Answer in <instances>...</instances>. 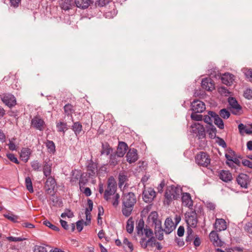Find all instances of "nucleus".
<instances>
[{
  "label": "nucleus",
  "mask_w": 252,
  "mask_h": 252,
  "mask_svg": "<svg viewBox=\"0 0 252 252\" xmlns=\"http://www.w3.org/2000/svg\"><path fill=\"white\" fill-rule=\"evenodd\" d=\"M207 132L210 138L214 139L216 136L217 129L214 125H209L207 128Z\"/></svg>",
  "instance_id": "473e14b6"
},
{
  "label": "nucleus",
  "mask_w": 252,
  "mask_h": 252,
  "mask_svg": "<svg viewBox=\"0 0 252 252\" xmlns=\"http://www.w3.org/2000/svg\"><path fill=\"white\" fill-rule=\"evenodd\" d=\"M127 175L124 172H121L119 175V184L120 186L123 185L127 180Z\"/></svg>",
  "instance_id": "a18cd8bd"
},
{
  "label": "nucleus",
  "mask_w": 252,
  "mask_h": 252,
  "mask_svg": "<svg viewBox=\"0 0 252 252\" xmlns=\"http://www.w3.org/2000/svg\"><path fill=\"white\" fill-rule=\"evenodd\" d=\"M191 118L193 120L199 121L202 120L203 116L202 115L197 114L196 113L193 112L191 115Z\"/></svg>",
  "instance_id": "5fc2aeb1"
},
{
  "label": "nucleus",
  "mask_w": 252,
  "mask_h": 252,
  "mask_svg": "<svg viewBox=\"0 0 252 252\" xmlns=\"http://www.w3.org/2000/svg\"><path fill=\"white\" fill-rule=\"evenodd\" d=\"M61 217L63 218H64L65 217H68V218H71L74 216L73 213L69 209H65L64 212L63 213L61 214Z\"/></svg>",
  "instance_id": "de8ad7c7"
},
{
  "label": "nucleus",
  "mask_w": 252,
  "mask_h": 252,
  "mask_svg": "<svg viewBox=\"0 0 252 252\" xmlns=\"http://www.w3.org/2000/svg\"><path fill=\"white\" fill-rule=\"evenodd\" d=\"M90 0H75L74 3L77 7L82 9H86L89 7L90 4Z\"/></svg>",
  "instance_id": "c85d7f7f"
},
{
  "label": "nucleus",
  "mask_w": 252,
  "mask_h": 252,
  "mask_svg": "<svg viewBox=\"0 0 252 252\" xmlns=\"http://www.w3.org/2000/svg\"><path fill=\"white\" fill-rule=\"evenodd\" d=\"M126 160L129 163H133L138 159L137 152L135 149H130L126 155Z\"/></svg>",
  "instance_id": "f8f14e48"
},
{
  "label": "nucleus",
  "mask_w": 252,
  "mask_h": 252,
  "mask_svg": "<svg viewBox=\"0 0 252 252\" xmlns=\"http://www.w3.org/2000/svg\"><path fill=\"white\" fill-rule=\"evenodd\" d=\"M218 91L221 95L225 96H227L229 94V91L225 87H220L218 89Z\"/></svg>",
  "instance_id": "864d4df0"
},
{
  "label": "nucleus",
  "mask_w": 252,
  "mask_h": 252,
  "mask_svg": "<svg viewBox=\"0 0 252 252\" xmlns=\"http://www.w3.org/2000/svg\"><path fill=\"white\" fill-rule=\"evenodd\" d=\"M63 1L61 4L62 8L64 10L70 9L73 3V0H63Z\"/></svg>",
  "instance_id": "e433bc0d"
},
{
  "label": "nucleus",
  "mask_w": 252,
  "mask_h": 252,
  "mask_svg": "<svg viewBox=\"0 0 252 252\" xmlns=\"http://www.w3.org/2000/svg\"><path fill=\"white\" fill-rule=\"evenodd\" d=\"M164 225L165 227L164 228V232L166 234L170 233L174 229L173 222L172 221V220L170 218H167L165 220Z\"/></svg>",
  "instance_id": "5701e85b"
},
{
  "label": "nucleus",
  "mask_w": 252,
  "mask_h": 252,
  "mask_svg": "<svg viewBox=\"0 0 252 252\" xmlns=\"http://www.w3.org/2000/svg\"><path fill=\"white\" fill-rule=\"evenodd\" d=\"M31 165L32 169L35 171H41V165L38 160H33L31 162Z\"/></svg>",
  "instance_id": "79ce46f5"
},
{
  "label": "nucleus",
  "mask_w": 252,
  "mask_h": 252,
  "mask_svg": "<svg viewBox=\"0 0 252 252\" xmlns=\"http://www.w3.org/2000/svg\"><path fill=\"white\" fill-rule=\"evenodd\" d=\"M43 172L46 177L50 176L52 172V164L48 161H45L43 167Z\"/></svg>",
  "instance_id": "bb28decb"
},
{
  "label": "nucleus",
  "mask_w": 252,
  "mask_h": 252,
  "mask_svg": "<svg viewBox=\"0 0 252 252\" xmlns=\"http://www.w3.org/2000/svg\"><path fill=\"white\" fill-rule=\"evenodd\" d=\"M163 232L164 229L162 228L161 224H158L155 226V233L156 237L159 240H162L163 239Z\"/></svg>",
  "instance_id": "c756f323"
},
{
  "label": "nucleus",
  "mask_w": 252,
  "mask_h": 252,
  "mask_svg": "<svg viewBox=\"0 0 252 252\" xmlns=\"http://www.w3.org/2000/svg\"><path fill=\"white\" fill-rule=\"evenodd\" d=\"M209 238L213 244L217 246H221L222 241L220 239L218 233L214 231H212L209 234Z\"/></svg>",
  "instance_id": "6ab92c4d"
},
{
  "label": "nucleus",
  "mask_w": 252,
  "mask_h": 252,
  "mask_svg": "<svg viewBox=\"0 0 252 252\" xmlns=\"http://www.w3.org/2000/svg\"><path fill=\"white\" fill-rule=\"evenodd\" d=\"M136 202V196L133 192H130L124 194L122 211L125 216L128 217L131 215Z\"/></svg>",
  "instance_id": "f257e3e1"
},
{
  "label": "nucleus",
  "mask_w": 252,
  "mask_h": 252,
  "mask_svg": "<svg viewBox=\"0 0 252 252\" xmlns=\"http://www.w3.org/2000/svg\"><path fill=\"white\" fill-rule=\"evenodd\" d=\"M192 131L196 133L199 139L204 138L205 137V130L203 125L199 123H194L191 126Z\"/></svg>",
  "instance_id": "0eeeda50"
},
{
  "label": "nucleus",
  "mask_w": 252,
  "mask_h": 252,
  "mask_svg": "<svg viewBox=\"0 0 252 252\" xmlns=\"http://www.w3.org/2000/svg\"><path fill=\"white\" fill-rule=\"evenodd\" d=\"M84 223V220H79L76 222V227L77 229L79 232H81L83 229V224Z\"/></svg>",
  "instance_id": "0e129e2a"
},
{
  "label": "nucleus",
  "mask_w": 252,
  "mask_h": 252,
  "mask_svg": "<svg viewBox=\"0 0 252 252\" xmlns=\"http://www.w3.org/2000/svg\"><path fill=\"white\" fill-rule=\"evenodd\" d=\"M16 140L15 138H12L9 140V143L8 144L9 149L11 151H14L16 150V146L15 145L14 141Z\"/></svg>",
  "instance_id": "8fccbe9b"
},
{
  "label": "nucleus",
  "mask_w": 252,
  "mask_h": 252,
  "mask_svg": "<svg viewBox=\"0 0 252 252\" xmlns=\"http://www.w3.org/2000/svg\"><path fill=\"white\" fill-rule=\"evenodd\" d=\"M140 244L144 249H146L148 245H150L152 247L153 244H155V239L154 237H152L146 240V238H142L140 241Z\"/></svg>",
  "instance_id": "cd10ccee"
},
{
  "label": "nucleus",
  "mask_w": 252,
  "mask_h": 252,
  "mask_svg": "<svg viewBox=\"0 0 252 252\" xmlns=\"http://www.w3.org/2000/svg\"><path fill=\"white\" fill-rule=\"evenodd\" d=\"M193 243L195 247H197L200 245L201 240L197 235H195L194 236V239Z\"/></svg>",
  "instance_id": "69168bd1"
},
{
  "label": "nucleus",
  "mask_w": 252,
  "mask_h": 252,
  "mask_svg": "<svg viewBox=\"0 0 252 252\" xmlns=\"http://www.w3.org/2000/svg\"><path fill=\"white\" fill-rule=\"evenodd\" d=\"M144 222L143 220L141 219L138 221V223L136 226V230L137 231V233L139 236H142L143 234V230L145 229L144 228Z\"/></svg>",
  "instance_id": "72a5a7b5"
},
{
  "label": "nucleus",
  "mask_w": 252,
  "mask_h": 252,
  "mask_svg": "<svg viewBox=\"0 0 252 252\" xmlns=\"http://www.w3.org/2000/svg\"><path fill=\"white\" fill-rule=\"evenodd\" d=\"M33 252H47V251L45 247L36 245L34 246Z\"/></svg>",
  "instance_id": "3c124183"
},
{
  "label": "nucleus",
  "mask_w": 252,
  "mask_h": 252,
  "mask_svg": "<svg viewBox=\"0 0 252 252\" xmlns=\"http://www.w3.org/2000/svg\"><path fill=\"white\" fill-rule=\"evenodd\" d=\"M144 232L146 237L149 238L153 237V232L152 229L146 227L144 229Z\"/></svg>",
  "instance_id": "6e6d98bb"
},
{
  "label": "nucleus",
  "mask_w": 252,
  "mask_h": 252,
  "mask_svg": "<svg viewBox=\"0 0 252 252\" xmlns=\"http://www.w3.org/2000/svg\"><path fill=\"white\" fill-rule=\"evenodd\" d=\"M97 171V165L95 163L91 162L87 166V174L89 177H94L95 176Z\"/></svg>",
  "instance_id": "a211bd4d"
},
{
  "label": "nucleus",
  "mask_w": 252,
  "mask_h": 252,
  "mask_svg": "<svg viewBox=\"0 0 252 252\" xmlns=\"http://www.w3.org/2000/svg\"><path fill=\"white\" fill-rule=\"evenodd\" d=\"M148 220L149 222L150 223H152V224L155 225V226H157L158 224H161V221L158 219V214L157 212L155 211L152 212L150 213Z\"/></svg>",
  "instance_id": "412c9836"
},
{
  "label": "nucleus",
  "mask_w": 252,
  "mask_h": 252,
  "mask_svg": "<svg viewBox=\"0 0 252 252\" xmlns=\"http://www.w3.org/2000/svg\"><path fill=\"white\" fill-rule=\"evenodd\" d=\"M214 116L213 119L215 124L220 129L224 128V123L222 120L220 118V116L216 113H212Z\"/></svg>",
  "instance_id": "a878e982"
},
{
  "label": "nucleus",
  "mask_w": 252,
  "mask_h": 252,
  "mask_svg": "<svg viewBox=\"0 0 252 252\" xmlns=\"http://www.w3.org/2000/svg\"><path fill=\"white\" fill-rule=\"evenodd\" d=\"M134 221L131 218L129 219L126 222V229L128 233H131L133 231Z\"/></svg>",
  "instance_id": "4c0bfd02"
},
{
  "label": "nucleus",
  "mask_w": 252,
  "mask_h": 252,
  "mask_svg": "<svg viewBox=\"0 0 252 252\" xmlns=\"http://www.w3.org/2000/svg\"><path fill=\"white\" fill-rule=\"evenodd\" d=\"M128 148L127 145L124 142H119L116 153L118 156L123 157Z\"/></svg>",
  "instance_id": "f3484780"
},
{
  "label": "nucleus",
  "mask_w": 252,
  "mask_h": 252,
  "mask_svg": "<svg viewBox=\"0 0 252 252\" xmlns=\"http://www.w3.org/2000/svg\"><path fill=\"white\" fill-rule=\"evenodd\" d=\"M228 102L231 108L234 109L232 111V113L236 114L240 110H241V106L238 103L237 101L234 97H229Z\"/></svg>",
  "instance_id": "dca6fc26"
},
{
  "label": "nucleus",
  "mask_w": 252,
  "mask_h": 252,
  "mask_svg": "<svg viewBox=\"0 0 252 252\" xmlns=\"http://www.w3.org/2000/svg\"><path fill=\"white\" fill-rule=\"evenodd\" d=\"M7 157L12 162H13L16 164H19V162L18 160L17 159V158L15 156V155L13 154H7Z\"/></svg>",
  "instance_id": "603ef678"
},
{
  "label": "nucleus",
  "mask_w": 252,
  "mask_h": 252,
  "mask_svg": "<svg viewBox=\"0 0 252 252\" xmlns=\"http://www.w3.org/2000/svg\"><path fill=\"white\" fill-rule=\"evenodd\" d=\"M25 185L27 189L30 192H33V189L32 188V184L31 179L30 177H27L25 179Z\"/></svg>",
  "instance_id": "a19ab883"
},
{
  "label": "nucleus",
  "mask_w": 252,
  "mask_h": 252,
  "mask_svg": "<svg viewBox=\"0 0 252 252\" xmlns=\"http://www.w3.org/2000/svg\"><path fill=\"white\" fill-rule=\"evenodd\" d=\"M6 239L10 242H21L25 239V238H22L21 237H15L12 236L7 237Z\"/></svg>",
  "instance_id": "4d7b16f0"
},
{
  "label": "nucleus",
  "mask_w": 252,
  "mask_h": 252,
  "mask_svg": "<svg viewBox=\"0 0 252 252\" xmlns=\"http://www.w3.org/2000/svg\"><path fill=\"white\" fill-rule=\"evenodd\" d=\"M234 80V76L229 73H225L221 76L222 82L226 85L230 86Z\"/></svg>",
  "instance_id": "aec40b11"
},
{
  "label": "nucleus",
  "mask_w": 252,
  "mask_h": 252,
  "mask_svg": "<svg viewBox=\"0 0 252 252\" xmlns=\"http://www.w3.org/2000/svg\"><path fill=\"white\" fill-rule=\"evenodd\" d=\"M116 189L117 186L112 181H109L108 182L107 188L104 194V199L106 201H109L111 199V196L114 195V194H117L116 193Z\"/></svg>",
  "instance_id": "39448f33"
},
{
  "label": "nucleus",
  "mask_w": 252,
  "mask_h": 252,
  "mask_svg": "<svg viewBox=\"0 0 252 252\" xmlns=\"http://www.w3.org/2000/svg\"><path fill=\"white\" fill-rule=\"evenodd\" d=\"M182 201L184 206L188 207L189 209H192L193 201L189 193L187 192L183 193L182 196Z\"/></svg>",
  "instance_id": "4468645a"
},
{
  "label": "nucleus",
  "mask_w": 252,
  "mask_h": 252,
  "mask_svg": "<svg viewBox=\"0 0 252 252\" xmlns=\"http://www.w3.org/2000/svg\"><path fill=\"white\" fill-rule=\"evenodd\" d=\"M32 126L35 129L42 131L45 125L44 120L39 117L35 116L31 120Z\"/></svg>",
  "instance_id": "1a4fd4ad"
},
{
  "label": "nucleus",
  "mask_w": 252,
  "mask_h": 252,
  "mask_svg": "<svg viewBox=\"0 0 252 252\" xmlns=\"http://www.w3.org/2000/svg\"><path fill=\"white\" fill-rule=\"evenodd\" d=\"M120 158L121 157L118 156L117 153L111 154L109 162L110 165L112 166L113 167L116 166L119 161V158Z\"/></svg>",
  "instance_id": "2f4dec72"
},
{
  "label": "nucleus",
  "mask_w": 252,
  "mask_h": 252,
  "mask_svg": "<svg viewBox=\"0 0 252 252\" xmlns=\"http://www.w3.org/2000/svg\"><path fill=\"white\" fill-rule=\"evenodd\" d=\"M1 99L3 103L9 107H13L16 104V100L15 96L11 94H8L4 95L2 97Z\"/></svg>",
  "instance_id": "9b49d317"
},
{
  "label": "nucleus",
  "mask_w": 252,
  "mask_h": 252,
  "mask_svg": "<svg viewBox=\"0 0 252 252\" xmlns=\"http://www.w3.org/2000/svg\"><path fill=\"white\" fill-rule=\"evenodd\" d=\"M112 151V149L107 143H102L101 150L100 151L101 155H106L108 156Z\"/></svg>",
  "instance_id": "7c9ffc66"
},
{
  "label": "nucleus",
  "mask_w": 252,
  "mask_h": 252,
  "mask_svg": "<svg viewBox=\"0 0 252 252\" xmlns=\"http://www.w3.org/2000/svg\"><path fill=\"white\" fill-rule=\"evenodd\" d=\"M120 195L119 194H114L111 196V199L109 201L111 202L114 207H117L119 204Z\"/></svg>",
  "instance_id": "58836bf2"
},
{
  "label": "nucleus",
  "mask_w": 252,
  "mask_h": 252,
  "mask_svg": "<svg viewBox=\"0 0 252 252\" xmlns=\"http://www.w3.org/2000/svg\"><path fill=\"white\" fill-rule=\"evenodd\" d=\"M64 110L65 113H67V115H69L72 112V106L69 104H66L64 106Z\"/></svg>",
  "instance_id": "052dcab7"
},
{
  "label": "nucleus",
  "mask_w": 252,
  "mask_h": 252,
  "mask_svg": "<svg viewBox=\"0 0 252 252\" xmlns=\"http://www.w3.org/2000/svg\"><path fill=\"white\" fill-rule=\"evenodd\" d=\"M191 110L195 113L203 112L206 109L204 103L199 100H194L191 103Z\"/></svg>",
  "instance_id": "6e6552de"
},
{
  "label": "nucleus",
  "mask_w": 252,
  "mask_h": 252,
  "mask_svg": "<svg viewBox=\"0 0 252 252\" xmlns=\"http://www.w3.org/2000/svg\"><path fill=\"white\" fill-rule=\"evenodd\" d=\"M214 227L217 231L225 230L227 228L226 221L222 219H217L214 224Z\"/></svg>",
  "instance_id": "2eb2a0df"
},
{
  "label": "nucleus",
  "mask_w": 252,
  "mask_h": 252,
  "mask_svg": "<svg viewBox=\"0 0 252 252\" xmlns=\"http://www.w3.org/2000/svg\"><path fill=\"white\" fill-rule=\"evenodd\" d=\"M4 216L5 218L8 219V220H9L12 221H14V222L16 221L18 219V217L17 216H15V215H14L12 214H11V215L7 214V215H4Z\"/></svg>",
  "instance_id": "338daca9"
},
{
  "label": "nucleus",
  "mask_w": 252,
  "mask_h": 252,
  "mask_svg": "<svg viewBox=\"0 0 252 252\" xmlns=\"http://www.w3.org/2000/svg\"><path fill=\"white\" fill-rule=\"evenodd\" d=\"M212 113H215L213 111H209L208 112V115H205L203 118L204 121L206 123L208 124L209 125H213L212 122H213V116L214 115L212 114Z\"/></svg>",
  "instance_id": "ea45409f"
},
{
  "label": "nucleus",
  "mask_w": 252,
  "mask_h": 252,
  "mask_svg": "<svg viewBox=\"0 0 252 252\" xmlns=\"http://www.w3.org/2000/svg\"><path fill=\"white\" fill-rule=\"evenodd\" d=\"M67 124L63 122L57 123L56 126L59 132H63L64 134L68 129Z\"/></svg>",
  "instance_id": "f704fd0d"
},
{
  "label": "nucleus",
  "mask_w": 252,
  "mask_h": 252,
  "mask_svg": "<svg viewBox=\"0 0 252 252\" xmlns=\"http://www.w3.org/2000/svg\"><path fill=\"white\" fill-rule=\"evenodd\" d=\"M220 116L224 119H227L230 116V113L226 109L223 108L220 111Z\"/></svg>",
  "instance_id": "c03bdc74"
},
{
  "label": "nucleus",
  "mask_w": 252,
  "mask_h": 252,
  "mask_svg": "<svg viewBox=\"0 0 252 252\" xmlns=\"http://www.w3.org/2000/svg\"><path fill=\"white\" fill-rule=\"evenodd\" d=\"M220 179L225 182L231 181L232 177L231 173L228 171L222 170L219 175Z\"/></svg>",
  "instance_id": "393cba45"
},
{
  "label": "nucleus",
  "mask_w": 252,
  "mask_h": 252,
  "mask_svg": "<svg viewBox=\"0 0 252 252\" xmlns=\"http://www.w3.org/2000/svg\"><path fill=\"white\" fill-rule=\"evenodd\" d=\"M217 139L218 140L217 141V142L220 146L222 147L223 148H226V144L223 139L219 137H217Z\"/></svg>",
  "instance_id": "bf43d9fd"
},
{
  "label": "nucleus",
  "mask_w": 252,
  "mask_h": 252,
  "mask_svg": "<svg viewBox=\"0 0 252 252\" xmlns=\"http://www.w3.org/2000/svg\"><path fill=\"white\" fill-rule=\"evenodd\" d=\"M201 86L203 89L207 91H212L215 89V84L210 78H205L202 79Z\"/></svg>",
  "instance_id": "9d476101"
},
{
  "label": "nucleus",
  "mask_w": 252,
  "mask_h": 252,
  "mask_svg": "<svg viewBox=\"0 0 252 252\" xmlns=\"http://www.w3.org/2000/svg\"><path fill=\"white\" fill-rule=\"evenodd\" d=\"M46 146L50 153H54L55 152V145L52 141L47 140Z\"/></svg>",
  "instance_id": "37998d69"
},
{
  "label": "nucleus",
  "mask_w": 252,
  "mask_h": 252,
  "mask_svg": "<svg viewBox=\"0 0 252 252\" xmlns=\"http://www.w3.org/2000/svg\"><path fill=\"white\" fill-rule=\"evenodd\" d=\"M31 154V151L30 149L28 148H23L21 151L20 158L22 160L24 161L25 162H27L30 158Z\"/></svg>",
  "instance_id": "b1692460"
},
{
  "label": "nucleus",
  "mask_w": 252,
  "mask_h": 252,
  "mask_svg": "<svg viewBox=\"0 0 252 252\" xmlns=\"http://www.w3.org/2000/svg\"><path fill=\"white\" fill-rule=\"evenodd\" d=\"M237 181L241 187L247 188L249 183V177L245 174H240L237 178Z\"/></svg>",
  "instance_id": "ddd939ff"
},
{
  "label": "nucleus",
  "mask_w": 252,
  "mask_h": 252,
  "mask_svg": "<svg viewBox=\"0 0 252 252\" xmlns=\"http://www.w3.org/2000/svg\"><path fill=\"white\" fill-rule=\"evenodd\" d=\"M72 129L74 131L75 134L77 135L81 132L82 130V126L81 123L78 122H75L72 126Z\"/></svg>",
  "instance_id": "c9c22d12"
},
{
  "label": "nucleus",
  "mask_w": 252,
  "mask_h": 252,
  "mask_svg": "<svg viewBox=\"0 0 252 252\" xmlns=\"http://www.w3.org/2000/svg\"><path fill=\"white\" fill-rule=\"evenodd\" d=\"M246 77L252 82V69H247L245 72Z\"/></svg>",
  "instance_id": "774afa93"
},
{
  "label": "nucleus",
  "mask_w": 252,
  "mask_h": 252,
  "mask_svg": "<svg viewBox=\"0 0 252 252\" xmlns=\"http://www.w3.org/2000/svg\"><path fill=\"white\" fill-rule=\"evenodd\" d=\"M21 1V0H10V6L17 8L20 4Z\"/></svg>",
  "instance_id": "680f3d73"
},
{
  "label": "nucleus",
  "mask_w": 252,
  "mask_h": 252,
  "mask_svg": "<svg viewBox=\"0 0 252 252\" xmlns=\"http://www.w3.org/2000/svg\"><path fill=\"white\" fill-rule=\"evenodd\" d=\"M186 221L188 226L195 228L198 222L197 214L195 211H190L185 214Z\"/></svg>",
  "instance_id": "20e7f679"
},
{
  "label": "nucleus",
  "mask_w": 252,
  "mask_h": 252,
  "mask_svg": "<svg viewBox=\"0 0 252 252\" xmlns=\"http://www.w3.org/2000/svg\"><path fill=\"white\" fill-rule=\"evenodd\" d=\"M56 186V182L54 177L49 176L47 177L45 183V187L48 191L52 189L54 190Z\"/></svg>",
  "instance_id": "4be33fe9"
},
{
  "label": "nucleus",
  "mask_w": 252,
  "mask_h": 252,
  "mask_svg": "<svg viewBox=\"0 0 252 252\" xmlns=\"http://www.w3.org/2000/svg\"><path fill=\"white\" fill-rule=\"evenodd\" d=\"M182 191V188L180 187L173 185L167 187L164 195V203L169 205L173 200L179 198Z\"/></svg>",
  "instance_id": "f03ea898"
},
{
  "label": "nucleus",
  "mask_w": 252,
  "mask_h": 252,
  "mask_svg": "<svg viewBox=\"0 0 252 252\" xmlns=\"http://www.w3.org/2000/svg\"><path fill=\"white\" fill-rule=\"evenodd\" d=\"M156 195V191L152 188H145L143 191V199L146 203L152 202Z\"/></svg>",
  "instance_id": "423d86ee"
},
{
  "label": "nucleus",
  "mask_w": 252,
  "mask_h": 252,
  "mask_svg": "<svg viewBox=\"0 0 252 252\" xmlns=\"http://www.w3.org/2000/svg\"><path fill=\"white\" fill-rule=\"evenodd\" d=\"M43 224L46 225V226L49 227L51 229H52L53 230L58 231H59L60 229L58 227L56 226V225L52 224L51 222H50L48 220H45L43 221Z\"/></svg>",
  "instance_id": "49530a36"
},
{
  "label": "nucleus",
  "mask_w": 252,
  "mask_h": 252,
  "mask_svg": "<svg viewBox=\"0 0 252 252\" xmlns=\"http://www.w3.org/2000/svg\"><path fill=\"white\" fill-rule=\"evenodd\" d=\"M244 229L247 232L252 233V222H249L246 223Z\"/></svg>",
  "instance_id": "13d9d810"
},
{
  "label": "nucleus",
  "mask_w": 252,
  "mask_h": 252,
  "mask_svg": "<svg viewBox=\"0 0 252 252\" xmlns=\"http://www.w3.org/2000/svg\"><path fill=\"white\" fill-rule=\"evenodd\" d=\"M123 243L128 248V252H131L133 250V247L132 243L129 242L128 239L125 238L123 240Z\"/></svg>",
  "instance_id": "09e8293b"
},
{
  "label": "nucleus",
  "mask_w": 252,
  "mask_h": 252,
  "mask_svg": "<svg viewBox=\"0 0 252 252\" xmlns=\"http://www.w3.org/2000/svg\"><path fill=\"white\" fill-rule=\"evenodd\" d=\"M244 96L248 99H251L252 98V90L251 89H247L244 94Z\"/></svg>",
  "instance_id": "e2e57ef3"
},
{
  "label": "nucleus",
  "mask_w": 252,
  "mask_h": 252,
  "mask_svg": "<svg viewBox=\"0 0 252 252\" xmlns=\"http://www.w3.org/2000/svg\"><path fill=\"white\" fill-rule=\"evenodd\" d=\"M195 162L200 166L207 167L210 163L211 159L207 153L200 152L195 156Z\"/></svg>",
  "instance_id": "7ed1b4c3"
}]
</instances>
